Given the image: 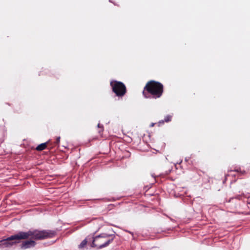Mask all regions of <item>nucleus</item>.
<instances>
[{
  "label": "nucleus",
  "instance_id": "1",
  "mask_svg": "<svg viewBox=\"0 0 250 250\" xmlns=\"http://www.w3.org/2000/svg\"><path fill=\"white\" fill-rule=\"evenodd\" d=\"M164 93V85L159 82L150 80L145 86L143 95L146 99H158Z\"/></svg>",
  "mask_w": 250,
  "mask_h": 250
},
{
  "label": "nucleus",
  "instance_id": "2",
  "mask_svg": "<svg viewBox=\"0 0 250 250\" xmlns=\"http://www.w3.org/2000/svg\"><path fill=\"white\" fill-rule=\"evenodd\" d=\"M22 239L26 240L29 238L35 240H42L52 238L55 235V232L53 230H29L27 232L21 231Z\"/></svg>",
  "mask_w": 250,
  "mask_h": 250
},
{
  "label": "nucleus",
  "instance_id": "3",
  "mask_svg": "<svg viewBox=\"0 0 250 250\" xmlns=\"http://www.w3.org/2000/svg\"><path fill=\"white\" fill-rule=\"evenodd\" d=\"M114 237V236L107 235L97 236L94 238L92 247H96L97 249L106 247L113 241Z\"/></svg>",
  "mask_w": 250,
  "mask_h": 250
},
{
  "label": "nucleus",
  "instance_id": "4",
  "mask_svg": "<svg viewBox=\"0 0 250 250\" xmlns=\"http://www.w3.org/2000/svg\"><path fill=\"white\" fill-rule=\"evenodd\" d=\"M22 239L21 231L17 234L12 235L6 239L0 240V247L3 248H9L12 246L20 243Z\"/></svg>",
  "mask_w": 250,
  "mask_h": 250
},
{
  "label": "nucleus",
  "instance_id": "5",
  "mask_svg": "<svg viewBox=\"0 0 250 250\" xmlns=\"http://www.w3.org/2000/svg\"><path fill=\"white\" fill-rule=\"evenodd\" d=\"M112 91L118 97H123L126 93V88L125 84L119 81L113 80L110 83Z\"/></svg>",
  "mask_w": 250,
  "mask_h": 250
},
{
  "label": "nucleus",
  "instance_id": "6",
  "mask_svg": "<svg viewBox=\"0 0 250 250\" xmlns=\"http://www.w3.org/2000/svg\"><path fill=\"white\" fill-rule=\"evenodd\" d=\"M36 245V242L33 240H26L22 242L20 245V248L22 250H25L34 247Z\"/></svg>",
  "mask_w": 250,
  "mask_h": 250
},
{
  "label": "nucleus",
  "instance_id": "7",
  "mask_svg": "<svg viewBox=\"0 0 250 250\" xmlns=\"http://www.w3.org/2000/svg\"><path fill=\"white\" fill-rule=\"evenodd\" d=\"M48 143H49V142H47L46 143H42V144L38 145L36 147V150L38 151H42V150L45 149L47 147V145H48Z\"/></svg>",
  "mask_w": 250,
  "mask_h": 250
},
{
  "label": "nucleus",
  "instance_id": "8",
  "mask_svg": "<svg viewBox=\"0 0 250 250\" xmlns=\"http://www.w3.org/2000/svg\"><path fill=\"white\" fill-rule=\"evenodd\" d=\"M171 118H172V116L171 115H167L165 118V120L164 121V120H162L161 121H160L159 122V124H164V122H167V123H168L169 122H170L171 120Z\"/></svg>",
  "mask_w": 250,
  "mask_h": 250
},
{
  "label": "nucleus",
  "instance_id": "9",
  "mask_svg": "<svg viewBox=\"0 0 250 250\" xmlns=\"http://www.w3.org/2000/svg\"><path fill=\"white\" fill-rule=\"evenodd\" d=\"M86 244H87V240L85 239L83 240L81 242V243L80 244L79 247L80 249H83V248L86 245Z\"/></svg>",
  "mask_w": 250,
  "mask_h": 250
},
{
  "label": "nucleus",
  "instance_id": "10",
  "mask_svg": "<svg viewBox=\"0 0 250 250\" xmlns=\"http://www.w3.org/2000/svg\"><path fill=\"white\" fill-rule=\"evenodd\" d=\"M98 127L99 128V130H98V132L100 135H101L102 133H103L104 131V126L102 125H101L100 124H98L97 125Z\"/></svg>",
  "mask_w": 250,
  "mask_h": 250
},
{
  "label": "nucleus",
  "instance_id": "11",
  "mask_svg": "<svg viewBox=\"0 0 250 250\" xmlns=\"http://www.w3.org/2000/svg\"><path fill=\"white\" fill-rule=\"evenodd\" d=\"M234 171L240 172L241 173V175H244L246 173V172L244 170L241 171L240 168L235 169Z\"/></svg>",
  "mask_w": 250,
  "mask_h": 250
},
{
  "label": "nucleus",
  "instance_id": "12",
  "mask_svg": "<svg viewBox=\"0 0 250 250\" xmlns=\"http://www.w3.org/2000/svg\"><path fill=\"white\" fill-rule=\"evenodd\" d=\"M60 137H58L56 139V142H55V143L56 144V145H58L60 142Z\"/></svg>",
  "mask_w": 250,
  "mask_h": 250
},
{
  "label": "nucleus",
  "instance_id": "13",
  "mask_svg": "<svg viewBox=\"0 0 250 250\" xmlns=\"http://www.w3.org/2000/svg\"><path fill=\"white\" fill-rule=\"evenodd\" d=\"M241 197H242V195H237L236 196L235 198H237V199H238L239 200H240Z\"/></svg>",
  "mask_w": 250,
  "mask_h": 250
},
{
  "label": "nucleus",
  "instance_id": "14",
  "mask_svg": "<svg viewBox=\"0 0 250 250\" xmlns=\"http://www.w3.org/2000/svg\"><path fill=\"white\" fill-rule=\"evenodd\" d=\"M154 125V124H152V125H151V126H153Z\"/></svg>",
  "mask_w": 250,
  "mask_h": 250
},
{
  "label": "nucleus",
  "instance_id": "15",
  "mask_svg": "<svg viewBox=\"0 0 250 250\" xmlns=\"http://www.w3.org/2000/svg\"><path fill=\"white\" fill-rule=\"evenodd\" d=\"M248 204H250V202H249L248 201H247Z\"/></svg>",
  "mask_w": 250,
  "mask_h": 250
}]
</instances>
